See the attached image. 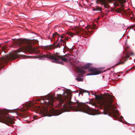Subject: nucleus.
I'll use <instances>...</instances> for the list:
<instances>
[{
	"instance_id": "obj_1",
	"label": "nucleus",
	"mask_w": 135,
	"mask_h": 135,
	"mask_svg": "<svg viewBox=\"0 0 135 135\" xmlns=\"http://www.w3.org/2000/svg\"><path fill=\"white\" fill-rule=\"evenodd\" d=\"M68 97V98L67 96H66L65 99L60 98L58 101V105L61 108V111L53 109L50 112L52 115H48V116L51 117L52 115H58L63 112H68L70 110L80 111L92 115L100 114L98 111L91 109L90 106L86 104V103H88V102H86L84 103H80L77 101L78 103H75L70 100L71 95L69 94Z\"/></svg>"
},
{
	"instance_id": "obj_2",
	"label": "nucleus",
	"mask_w": 135,
	"mask_h": 135,
	"mask_svg": "<svg viewBox=\"0 0 135 135\" xmlns=\"http://www.w3.org/2000/svg\"><path fill=\"white\" fill-rule=\"evenodd\" d=\"M114 97L111 95H109L107 98L103 100L102 104L104 107L103 114H108L109 112H112L115 116L118 115L119 114L118 113H115V106L113 102Z\"/></svg>"
},
{
	"instance_id": "obj_3",
	"label": "nucleus",
	"mask_w": 135,
	"mask_h": 135,
	"mask_svg": "<svg viewBox=\"0 0 135 135\" xmlns=\"http://www.w3.org/2000/svg\"><path fill=\"white\" fill-rule=\"evenodd\" d=\"M91 64L88 63L84 65V66H78L76 68V70L78 73L84 74L85 71L81 69H88V71L90 73H88L86 75H95L100 74L102 72L99 70L98 69L96 68H89Z\"/></svg>"
},
{
	"instance_id": "obj_4",
	"label": "nucleus",
	"mask_w": 135,
	"mask_h": 135,
	"mask_svg": "<svg viewBox=\"0 0 135 135\" xmlns=\"http://www.w3.org/2000/svg\"><path fill=\"white\" fill-rule=\"evenodd\" d=\"M45 57L52 59L51 62L53 63L62 65L64 64L62 61H61V60H62L65 62L67 61L66 58L65 57L63 56L60 55L59 53L57 52L52 54H48Z\"/></svg>"
},
{
	"instance_id": "obj_5",
	"label": "nucleus",
	"mask_w": 135,
	"mask_h": 135,
	"mask_svg": "<svg viewBox=\"0 0 135 135\" xmlns=\"http://www.w3.org/2000/svg\"><path fill=\"white\" fill-rule=\"evenodd\" d=\"M102 5L105 8H108L110 6L109 3H112L113 1L114 2L113 3L115 7L121 5L124 6V4L126 2V0H99Z\"/></svg>"
},
{
	"instance_id": "obj_6",
	"label": "nucleus",
	"mask_w": 135,
	"mask_h": 135,
	"mask_svg": "<svg viewBox=\"0 0 135 135\" xmlns=\"http://www.w3.org/2000/svg\"><path fill=\"white\" fill-rule=\"evenodd\" d=\"M0 122L9 126L14 123L12 118L8 115L4 114L1 111H0Z\"/></svg>"
},
{
	"instance_id": "obj_7",
	"label": "nucleus",
	"mask_w": 135,
	"mask_h": 135,
	"mask_svg": "<svg viewBox=\"0 0 135 135\" xmlns=\"http://www.w3.org/2000/svg\"><path fill=\"white\" fill-rule=\"evenodd\" d=\"M41 99L40 100L41 103L42 104L44 103L46 105H52V103L54 102L53 97L49 95V94L47 96H42Z\"/></svg>"
},
{
	"instance_id": "obj_8",
	"label": "nucleus",
	"mask_w": 135,
	"mask_h": 135,
	"mask_svg": "<svg viewBox=\"0 0 135 135\" xmlns=\"http://www.w3.org/2000/svg\"><path fill=\"white\" fill-rule=\"evenodd\" d=\"M59 39H60V42L57 43L56 45L55 43H54L53 47L55 48H60L62 45V42L63 43V45H64L65 44H66V42L65 40H68L69 39L68 37L65 36L64 35H61L59 36Z\"/></svg>"
},
{
	"instance_id": "obj_9",
	"label": "nucleus",
	"mask_w": 135,
	"mask_h": 135,
	"mask_svg": "<svg viewBox=\"0 0 135 135\" xmlns=\"http://www.w3.org/2000/svg\"><path fill=\"white\" fill-rule=\"evenodd\" d=\"M28 43H26L25 41L23 40H21L19 41L18 42L19 45L21 46V47L19 49L17 50L16 52V54L18 55H23L25 54L24 52L23 51L22 47L25 45H26Z\"/></svg>"
},
{
	"instance_id": "obj_10",
	"label": "nucleus",
	"mask_w": 135,
	"mask_h": 135,
	"mask_svg": "<svg viewBox=\"0 0 135 135\" xmlns=\"http://www.w3.org/2000/svg\"><path fill=\"white\" fill-rule=\"evenodd\" d=\"M23 51L32 53L35 51V48L32 45L30 44H27L26 45H25L22 47Z\"/></svg>"
},
{
	"instance_id": "obj_11",
	"label": "nucleus",
	"mask_w": 135,
	"mask_h": 135,
	"mask_svg": "<svg viewBox=\"0 0 135 135\" xmlns=\"http://www.w3.org/2000/svg\"><path fill=\"white\" fill-rule=\"evenodd\" d=\"M26 107L28 109H31L32 110H36L37 109H39L32 102H29L25 105Z\"/></svg>"
},
{
	"instance_id": "obj_12",
	"label": "nucleus",
	"mask_w": 135,
	"mask_h": 135,
	"mask_svg": "<svg viewBox=\"0 0 135 135\" xmlns=\"http://www.w3.org/2000/svg\"><path fill=\"white\" fill-rule=\"evenodd\" d=\"M132 55H133V52H132L130 55H129V53L127 52L125 54L124 57H123V59L124 61V62H122L121 61L119 62H118L117 64V65H119L120 64H123L124 63V62L127 61L129 57L130 56Z\"/></svg>"
},
{
	"instance_id": "obj_13",
	"label": "nucleus",
	"mask_w": 135,
	"mask_h": 135,
	"mask_svg": "<svg viewBox=\"0 0 135 135\" xmlns=\"http://www.w3.org/2000/svg\"><path fill=\"white\" fill-rule=\"evenodd\" d=\"M77 20V17L76 16H70L69 17V20L68 21L71 23H74Z\"/></svg>"
},
{
	"instance_id": "obj_14",
	"label": "nucleus",
	"mask_w": 135,
	"mask_h": 135,
	"mask_svg": "<svg viewBox=\"0 0 135 135\" xmlns=\"http://www.w3.org/2000/svg\"><path fill=\"white\" fill-rule=\"evenodd\" d=\"M80 74V75H78L75 78V79L78 82L82 81L83 80V74Z\"/></svg>"
},
{
	"instance_id": "obj_15",
	"label": "nucleus",
	"mask_w": 135,
	"mask_h": 135,
	"mask_svg": "<svg viewBox=\"0 0 135 135\" xmlns=\"http://www.w3.org/2000/svg\"><path fill=\"white\" fill-rule=\"evenodd\" d=\"M79 25L80 26H83L84 25V22L83 21L80 20L79 23Z\"/></svg>"
},
{
	"instance_id": "obj_16",
	"label": "nucleus",
	"mask_w": 135,
	"mask_h": 135,
	"mask_svg": "<svg viewBox=\"0 0 135 135\" xmlns=\"http://www.w3.org/2000/svg\"><path fill=\"white\" fill-rule=\"evenodd\" d=\"M80 92L81 93H84L85 92H87L88 93V95H90V93L89 92H88L86 90H82L80 91Z\"/></svg>"
},
{
	"instance_id": "obj_17",
	"label": "nucleus",
	"mask_w": 135,
	"mask_h": 135,
	"mask_svg": "<svg viewBox=\"0 0 135 135\" xmlns=\"http://www.w3.org/2000/svg\"><path fill=\"white\" fill-rule=\"evenodd\" d=\"M93 10L94 11H100V10L99 9L97 8H94L93 9Z\"/></svg>"
},
{
	"instance_id": "obj_18",
	"label": "nucleus",
	"mask_w": 135,
	"mask_h": 135,
	"mask_svg": "<svg viewBox=\"0 0 135 135\" xmlns=\"http://www.w3.org/2000/svg\"><path fill=\"white\" fill-rule=\"evenodd\" d=\"M121 12V10L120 9H118V10H117V12L118 13H120Z\"/></svg>"
},
{
	"instance_id": "obj_19",
	"label": "nucleus",
	"mask_w": 135,
	"mask_h": 135,
	"mask_svg": "<svg viewBox=\"0 0 135 135\" xmlns=\"http://www.w3.org/2000/svg\"><path fill=\"white\" fill-rule=\"evenodd\" d=\"M89 105H92L94 106H95L94 104H93V103L91 104V103H89Z\"/></svg>"
},
{
	"instance_id": "obj_20",
	"label": "nucleus",
	"mask_w": 135,
	"mask_h": 135,
	"mask_svg": "<svg viewBox=\"0 0 135 135\" xmlns=\"http://www.w3.org/2000/svg\"><path fill=\"white\" fill-rule=\"evenodd\" d=\"M65 90L64 89V90H63L62 91L63 92V93L62 94L63 95H64L65 94Z\"/></svg>"
},
{
	"instance_id": "obj_21",
	"label": "nucleus",
	"mask_w": 135,
	"mask_h": 135,
	"mask_svg": "<svg viewBox=\"0 0 135 135\" xmlns=\"http://www.w3.org/2000/svg\"><path fill=\"white\" fill-rule=\"evenodd\" d=\"M65 47L64 46V48H63V49H64V48Z\"/></svg>"
},
{
	"instance_id": "obj_22",
	"label": "nucleus",
	"mask_w": 135,
	"mask_h": 135,
	"mask_svg": "<svg viewBox=\"0 0 135 135\" xmlns=\"http://www.w3.org/2000/svg\"><path fill=\"white\" fill-rule=\"evenodd\" d=\"M66 95H68V94H67V93H66Z\"/></svg>"
}]
</instances>
